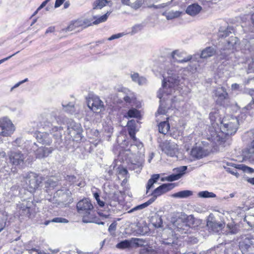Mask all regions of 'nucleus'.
Returning <instances> with one entry per match:
<instances>
[{
  "instance_id": "1",
  "label": "nucleus",
  "mask_w": 254,
  "mask_h": 254,
  "mask_svg": "<svg viewBox=\"0 0 254 254\" xmlns=\"http://www.w3.org/2000/svg\"><path fill=\"white\" fill-rule=\"evenodd\" d=\"M167 75L163 76V83L162 88H160L158 92L157 97L160 99V106L158 110V114L165 115L167 113L164 103L167 96L171 95L175 90V87L180 85L182 78L179 76L175 70H168Z\"/></svg>"
},
{
  "instance_id": "2",
  "label": "nucleus",
  "mask_w": 254,
  "mask_h": 254,
  "mask_svg": "<svg viewBox=\"0 0 254 254\" xmlns=\"http://www.w3.org/2000/svg\"><path fill=\"white\" fill-rule=\"evenodd\" d=\"M220 125L219 129H215V130L211 131V136L208 139L216 145H219L225 141L224 135H231L236 133L237 128L234 127L233 125L230 123L229 124H224L219 120Z\"/></svg>"
},
{
  "instance_id": "3",
  "label": "nucleus",
  "mask_w": 254,
  "mask_h": 254,
  "mask_svg": "<svg viewBox=\"0 0 254 254\" xmlns=\"http://www.w3.org/2000/svg\"><path fill=\"white\" fill-rule=\"evenodd\" d=\"M242 21L241 26L245 33L242 42L249 48V46L254 45V13L242 17Z\"/></svg>"
},
{
  "instance_id": "4",
  "label": "nucleus",
  "mask_w": 254,
  "mask_h": 254,
  "mask_svg": "<svg viewBox=\"0 0 254 254\" xmlns=\"http://www.w3.org/2000/svg\"><path fill=\"white\" fill-rule=\"evenodd\" d=\"M77 211L82 217L84 223H91L94 221V206L88 198H83L76 204Z\"/></svg>"
},
{
  "instance_id": "5",
  "label": "nucleus",
  "mask_w": 254,
  "mask_h": 254,
  "mask_svg": "<svg viewBox=\"0 0 254 254\" xmlns=\"http://www.w3.org/2000/svg\"><path fill=\"white\" fill-rule=\"evenodd\" d=\"M53 126V124H52ZM50 130V133L49 134L47 132H38L36 133V138L37 141L43 144L50 145L52 141V137H54L56 143L60 144L62 142V133L63 129L61 127H57L54 126Z\"/></svg>"
},
{
  "instance_id": "6",
  "label": "nucleus",
  "mask_w": 254,
  "mask_h": 254,
  "mask_svg": "<svg viewBox=\"0 0 254 254\" xmlns=\"http://www.w3.org/2000/svg\"><path fill=\"white\" fill-rule=\"evenodd\" d=\"M23 180L26 183L25 188L31 192L34 191L39 187L43 181L41 176L33 172L23 175Z\"/></svg>"
},
{
  "instance_id": "7",
  "label": "nucleus",
  "mask_w": 254,
  "mask_h": 254,
  "mask_svg": "<svg viewBox=\"0 0 254 254\" xmlns=\"http://www.w3.org/2000/svg\"><path fill=\"white\" fill-rule=\"evenodd\" d=\"M27 145H29L30 148H27L30 152H34L37 158L41 159L48 157L53 151L52 147H38L35 142L27 141L25 142Z\"/></svg>"
},
{
  "instance_id": "8",
  "label": "nucleus",
  "mask_w": 254,
  "mask_h": 254,
  "mask_svg": "<svg viewBox=\"0 0 254 254\" xmlns=\"http://www.w3.org/2000/svg\"><path fill=\"white\" fill-rule=\"evenodd\" d=\"M9 163L14 166L22 168L25 164L26 155L19 150H11L7 153Z\"/></svg>"
},
{
  "instance_id": "9",
  "label": "nucleus",
  "mask_w": 254,
  "mask_h": 254,
  "mask_svg": "<svg viewBox=\"0 0 254 254\" xmlns=\"http://www.w3.org/2000/svg\"><path fill=\"white\" fill-rule=\"evenodd\" d=\"M227 41V45L220 48V58L221 59H228V56L230 54V51L236 49L237 47V37L231 36Z\"/></svg>"
},
{
  "instance_id": "10",
  "label": "nucleus",
  "mask_w": 254,
  "mask_h": 254,
  "mask_svg": "<svg viewBox=\"0 0 254 254\" xmlns=\"http://www.w3.org/2000/svg\"><path fill=\"white\" fill-rule=\"evenodd\" d=\"M33 204L30 201H24L19 203L17 207V212L22 218H30L32 213Z\"/></svg>"
},
{
  "instance_id": "11",
  "label": "nucleus",
  "mask_w": 254,
  "mask_h": 254,
  "mask_svg": "<svg viewBox=\"0 0 254 254\" xmlns=\"http://www.w3.org/2000/svg\"><path fill=\"white\" fill-rule=\"evenodd\" d=\"M0 127L2 130L0 132V135L3 136H10L15 130L12 122L7 118H4L0 120Z\"/></svg>"
},
{
  "instance_id": "12",
  "label": "nucleus",
  "mask_w": 254,
  "mask_h": 254,
  "mask_svg": "<svg viewBox=\"0 0 254 254\" xmlns=\"http://www.w3.org/2000/svg\"><path fill=\"white\" fill-rule=\"evenodd\" d=\"M162 151L168 156L171 157L177 156L179 149L178 145L170 141H165L161 144Z\"/></svg>"
},
{
  "instance_id": "13",
  "label": "nucleus",
  "mask_w": 254,
  "mask_h": 254,
  "mask_svg": "<svg viewBox=\"0 0 254 254\" xmlns=\"http://www.w3.org/2000/svg\"><path fill=\"white\" fill-rule=\"evenodd\" d=\"M175 187V184L173 183L164 184L156 189L152 192V197L149 200L152 203L153 202L158 196L166 193V192L172 190Z\"/></svg>"
},
{
  "instance_id": "14",
  "label": "nucleus",
  "mask_w": 254,
  "mask_h": 254,
  "mask_svg": "<svg viewBox=\"0 0 254 254\" xmlns=\"http://www.w3.org/2000/svg\"><path fill=\"white\" fill-rule=\"evenodd\" d=\"M225 223L215 220L209 215L207 220L206 227L210 232L219 233L224 228Z\"/></svg>"
},
{
  "instance_id": "15",
  "label": "nucleus",
  "mask_w": 254,
  "mask_h": 254,
  "mask_svg": "<svg viewBox=\"0 0 254 254\" xmlns=\"http://www.w3.org/2000/svg\"><path fill=\"white\" fill-rule=\"evenodd\" d=\"M87 106L92 111L99 113L104 110L103 102L97 96L89 98L87 101Z\"/></svg>"
},
{
  "instance_id": "16",
  "label": "nucleus",
  "mask_w": 254,
  "mask_h": 254,
  "mask_svg": "<svg viewBox=\"0 0 254 254\" xmlns=\"http://www.w3.org/2000/svg\"><path fill=\"white\" fill-rule=\"evenodd\" d=\"M68 133L71 137L80 140L81 139V132L82 128L80 124L74 122H70L68 126Z\"/></svg>"
},
{
  "instance_id": "17",
  "label": "nucleus",
  "mask_w": 254,
  "mask_h": 254,
  "mask_svg": "<svg viewBox=\"0 0 254 254\" xmlns=\"http://www.w3.org/2000/svg\"><path fill=\"white\" fill-rule=\"evenodd\" d=\"M174 229L181 234H186L190 232V227L187 222L182 219L176 220L173 224Z\"/></svg>"
},
{
  "instance_id": "18",
  "label": "nucleus",
  "mask_w": 254,
  "mask_h": 254,
  "mask_svg": "<svg viewBox=\"0 0 254 254\" xmlns=\"http://www.w3.org/2000/svg\"><path fill=\"white\" fill-rule=\"evenodd\" d=\"M62 106L64 112L71 115L78 114L80 112L79 107L72 102L63 101Z\"/></svg>"
},
{
  "instance_id": "19",
  "label": "nucleus",
  "mask_w": 254,
  "mask_h": 254,
  "mask_svg": "<svg viewBox=\"0 0 254 254\" xmlns=\"http://www.w3.org/2000/svg\"><path fill=\"white\" fill-rule=\"evenodd\" d=\"M215 97L217 98L216 103L220 105H224L225 100L228 97V94L224 87L217 88L215 90Z\"/></svg>"
},
{
  "instance_id": "20",
  "label": "nucleus",
  "mask_w": 254,
  "mask_h": 254,
  "mask_svg": "<svg viewBox=\"0 0 254 254\" xmlns=\"http://www.w3.org/2000/svg\"><path fill=\"white\" fill-rule=\"evenodd\" d=\"M183 54L180 53L178 50L173 51L171 54V57L175 62L180 63H184L189 62L191 59H193V57L191 55H189L187 57L183 58L182 57Z\"/></svg>"
},
{
  "instance_id": "21",
  "label": "nucleus",
  "mask_w": 254,
  "mask_h": 254,
  "mask_svg": "<svg viewBox=\"0 0 254 254\" xmlns=\"http://www.w3.org/2000/svg\"><path fill=\"white\" fill-rule=\"evenodd\" d=\"M216 53L215 49L212 47H208L203 50L200 55H195L193 56V59H196V57L198 56L202 59H207L213 56Z\"/></svg>"
},
{
  "instance_id": "22",
  "label": "nucleus",
  "mask_w": 254,
  "mask_h": 254,
  "mask_svg": "<svg viewBox=\"0 0 254 254\" xmlns=\"http://www.w3.org/2000/svg\"><path fill=\"white\" fill-rule=\"evenodd\" d=\"M202 9V7L197 3H193L188 6L186 10V12L191 16H193L198 14Z\"/></svg>"
},
{
  "instance_id": "23",
  "label": "nucleus",
  "mask_w": 254,
  "mask_h": 254,
  "mask_svg": "<svg viewBox=\"0 0 254 254\" xmlns=\"http://www.w3.org/2000/svg\"><path fill=\"white\" fill-rule=\"evenodd\" d=\"M218 116V114L216 112H211L209 114V118L211 123L212 127H210L209 132L211 134V130H215V129H219V126L220 125V123L219 122V120L216 121L217 117Z\"/></svg>"
},
{
  "instance_id": "24",
  "label": "nucleus",
  "mask_w": 254,
  "mask_h": 254,
  "mask_svg": "<svg viewBox=\"0 0 254 254\" xmlns=\"http://www.w3.org/2000/svg\"><path fill=\"white\" fill-rule=\"evenodd\" d=\"M190 154L193 157L199 159L205 156L207 153L201 147L196 146L192 149Z\"/></svg>"
},
{
  "instance_id": "25",
  "label": "nucleus",
  "mask_w": 254,
  "mask_h": 254,
  "mask_svg": "<svg viewBox=\"0 0 254 254\" xmlns=\"http://www.w3.org/2000/svg\"><path fill=\"white\" fill-rule=\"evenodd\" d=\"M127 126L128 127V132L130 136L134 140L135 139V134L136 132L135 121L134 120L128 121Z\"/></svg>"
},
{
  "instance_id": "26",
  "label": "nucleus",
  "mask_w": 254,
  "mask_h": 254,
  "mask_svg": "<svg viewBox=\"0 0 254 254\" xmlns=\"http://www.w3.org/2000/svg\"><path fill=\"white\" fill-rule=\"evenodd\" d=\"M239 170H241L242 172L239 174V175H240L243 179V175H245L246 176H248L247 175V174H252L254 173V169L248 167L247 166H246L244 164H239Z\"/></svg>"
},
{
  "instance_id": "27",
  "label": "nucleus",
  "mask_w": 254,
  "mask_h": 254,
  "mask_svg": "<svg viewBox=\"0 0 254 254\" xmlns=\"http://www.w3.org/2000/svg\"><path fill=\"white\" fill-rule=\"evenodd\" d=\"M131 78L133 81L137 83L139 85L146 83V79L143 76H140L138 73L131 74Z\"/></svg>"
},
{
  "instance_id": "28",
  "label": "nucleus",
  "mask_w": 254,
  "mask_h": 254,
  "mask_svg": "<svg viewBox=\"0 0 254 254\" xmlns=\"http://www.w3.org/2000/svg\"><path fill=\"white\" fill-rule=\"evenodd\" d=\"M181 14L182 12L180 11L171 10L169 12H164L162 14L166 16L167 20H171L180 17Z\"/></svg>"
},
{
  "instance_id": "29",
  "label": "nucleus",
  "mask_w": 254,
  "mask_h": 254,
  "mask_svg": "<svg viewBox=\"0 0 254 254\" xmlns=\"http://www.w3.org/2000/svg\"><path fill=\"white\" fill-rule=\"evenodd\" d=\"M193 194V192L189 190L179 191L173 194V196L177 198H187Z\"/></svg>"
},
{
  "instance_id": "30",
  "label": "nucleus",
  "mask_w": 254,
  "mask_h": 254,
  "mask_svg": "<svg viewBox=\"0 0 254 254\" xmlns=\"http://www.w3.org/2000/svg\"><path fill=\"white\" fill-rule=\"evenodd\" d=\"M170 129V125L167 121L161 122L158 125V130L159 132L166 134Z\"/></svg>"
},
{
  "instance_id": "31",
  "label": "nucleus",
  "mask_w": 254,
  "mask_h": 254,
  "mask_svg": "<svg viewBox=\"0 0 254 254\" xmlns=\"http://www.w3.org/2000/svg\"><path fill=\"white\" fill-rule=\"evenodd\" d=\"M108 2L107 0H96L92 4V10L101 9Z\"/></svg>"
},
{
  "instance_id": "32",
  "label": "nucleus",
  "mask_w": 254,
  "mask_h": 254,
  "mask_svg": "<svg viewBox=\"0 0 254 254\" xmlns=\"http://www.w3.org/2000/svg\"><path fill=\"white\" fill-rule=\"evenodd\" d=\"M159 178V174H154L152 176L151 178L148 180L146 186L147 193L148 192V190L153 187V184L157 182Z\"/></svg>"
},
{
  "instance_id": "33",
  "label": "nucleus",
  "mask_w": 254,
  "mask_h": 254,
  "mask_svg": "<svg viewBox=\"0 0 254 254\" xmlns=\"http://www.w3.org/2000/svg\"><path fill=\"white\" fill-rule=\"evenodd\" d=\"M97 202L99 206L103 207L105 206L106 204L107 205H110L111 206L115 207L117 204V201L115 199L113 200H107L106 202H104L103 201L100 200V197L98 199H96Z\"/></svg>"
},
{
  "instance_id": "34",
  "label": "nucleus",
  "mask_w": 254,
  "mask_h": 254,
  "mask_svg": "<svg viewBox=\"0 0 254 254\" xmlns=\"http://www.w3.org/2000/svg\"><path fill=\"white\" fill-rule=\"evenodd\" d=\"M140 116V112L135 108H131L129 109L127 113L126 117L128 118H139Z\"/></svg>"
},
{
  "instance_id": "35",
  "label": "nucleus",
  "mask_w": 254,
  "mask_h": 254,
  "mask_svg": "<svg viewBox=\"0 0 254 254\" xmlns=\"http://www.w3.org/2000/svg\"><path fill=\"white\" fill-rule=\"evenodd\" d=\"M232 32H234L233 28L229 27L227 28V29L224 31L220 30L218 33V35L219 37L226 38V37L229 36L230 34H232Z\"/></svg>"
},
{
  "instance_id": "36",
  "label": "nucleus",
  "mask_w": 254,
  "mask_h": 254,
  "mask_svg": "<svg viewBox=\"0 0 254 254\" xmlns=\"http://www.w3.org/2000/svg\"><path fill=\"white\" fill-rule=\"evenodd\" d=\"M151 204V203L148 200L147 201H146L145 203H142L141 204H140V205H138L137 206H136L134 207L133 208H132V209L129 210L128 211V213H132V212H133L134 211L141 210V209L146 207L147 206H148V205H149Z\"/></svg>"
},
{
  "instance_id": "37",
  "label": "nucleus",
  "mask_w": 254,
  "mask_h": 254,
  "mask_svg": "<svg viewBox=\"0 0 254 254\" xmlns=\"http://www.w3.org/2000/svg\"><path fill=\"white\" fill-rule=\"evenodd\" d=\"M58 182L54 180L53 178H50L46 182L45 187L49 190L54 189L58 187Z\"/></svg>"
},
{
  "instance_id": "38",
  "label": "nucleus",
  "mask_w": 254,
  "mask_h": 254,
  "mask_svg": "<svg viewBox=\"0 0 254 254\" xmlns=\"http://www.w3.org/2000/svg\"><path fill=\"white\" fill-rule=\"evenodd\" d=\"M131 242L130 241L125 240L117 244L116 247L120 249H125L129 248L131 246Z\"/></svg>"
},
{
  "instance_id": "39",
  "label": "nucleus",
  "mask_w": 254,
  "mask_h": 254,
  "mask_svg": "<svg viewBox=\"0 0 254 254\" xmlns=\"http://www.w3.org/2000/svg\"><path fill=\"white\" fill-rule=\"evenodd\" d=\"M243 220L252 229L254 228V215L245 216Z\"/></svg>"
},
{
  "instance_id": "40",
  "label": "nucleus",
  "mask_w": 254,
  "mask_h": 254,
  "mask_svg": "<svg viewBox=\"0 0 254 254\" xmlns=\"http://www.w3.org/2000/svg\"><path fill=\"white\" fill-rule=\"evenodd\" d=\"M198 196L201 198H213L216 197V194L208 191H200L198 193Z\"/></svg>"
},
{
  "instance_id": "41",
  "label": "nucleus",
  "mask_w": 254,
  "mask_h": 254,
  "mask_svg": "<svg viewBox=\"0 0 254 254\" xmlns=\"http://www.w3.org/2000/svg\"><path fill=\"white\" fill-rule=\"evenodd\" d=\"M142 167V163L141 162H137V163H131L129 168L131 170L135 171L136 172H140Z\"/></svg>"
},
{
  "instance_id": "42",
  "label": "nucleus",
  "mask_w": 254,
  "mask_h": 254,
  "mask_svg": "<svg viewBox=\"0 0 254 254\" xmlns=\"http://www.w3.org/2000/svg\"><path fill=\"white\" fill-rule=\"evenodd\" d=\"M152 221V224L155 228H160L162 226V220L160 216H155L153 218Z\"/></svg>"
},
{
  "instance_id": "43",
  "label": "nucleus",
  "mask_w": 254,
  "mask_h": 254,
  "mask_svg": "<svg viewBox=\"0 0 254 254\" xmlns=\"http://www.w3.org/2000/svg\"><path fill=\"white\" fill-rule=\"evenodd\" d=\"M187 170V166H183L174 169L173 171L177 175H180V178L185 174L186 171Z\"/></svg>"
},
{
  "instance_id": "44",
  "label": "nucleus",
  "mask_w": 254,
  "mask_h": 254,
  "mask_svg": "<svg viewBox=\"0 0 254 254\" xmlns=\"http://www.w3.org/2000/svg\"><path fill=\"white\" fill-rule=\"evenodd\" d=\"M110 12H107L105 14L100 16V17L97 18L93 22L94 24H98L99 23L105 22L107 20L108 16L110 14Z\"/></svg>"
},
{
  "instance_id": "45",
  "label": "nucleus",
  "mask_w": 254,
  "mask_h": 254,
  "mask_svg": "<svg viewBox=\"0 0 254 254\" xmlns=\"http://www.w3.org/2000/svg\"><path fill=\"white\" fill-rule=\"evenodd\" d=\"M143 1V0H136L130 4V6L134 9H137L141 6Z\"/></svg>"
},
{
  "instance_id": "46",
  "label": "nucleus",
  "mask_w": 254,
  "mask_h": 254,
  "mask_svg": "<svg viewBox=\"0 0 254 254\" xmlns=\"http://www.w3.org/2000/svg\"><path fill=\"white\" fill-rule=\"evenodd\" d=\"M6 220V218L3 214H0V232H1L5 227Z\"/></svg>"
},
{
  "instance_id": "47",
  "label": "nucleus",
  "mask_w": 254,
  "mask_h": 254,
  "mask_svg": "<svg viewBox=\"0 0 254 254\" xmlns=\"http://www.w3.org/2000/svg\"><path fill=\"white\" fill-rule=\"evenodd\" d=\"M180 175H177L176 174H173L168 176L167 177V180L168 181L172 182L174 181L178 180L180 179Z\"/></svg>"
},
{
  "instance_id": "48",
  "label": "nucleus",
  "mask_w": 254,
  "mask_h": 254,
  "mask_svg": "<svg viewBox=\"0 0 254 254\" xmlns=\"http://www.w3.org/2000/svg\"><path fill=\"white\" fill-rule=\"evenodd\" d=\"M52 222H55V223H67L68 220L65 218H62V217H56L53 218L52 220H51Z\"/></svg>"
},
{
  "instance_id": "49",
  "label": "nucleus",
  "mask_w": 254,
  "mask_h": 254,
  "mask_svg": "<svg viewBox=\"0 0 254 254\" xmlns=\"http://www.w3.org/2000/svg\"><path fill=\"white\" fill-rule=\"evenodd\" d=\"M65 180L68 182L69 185H71L76 182V178L73 175L67 176Z\"/></svg>"
},
{
  "instance_id": "50",
  "label": "nucleus",
  "mask_w": 254,
  "mask_h": 254,
  "mask_svg": "<svg viewBox=\"0 0 254 254\" xmlns=\"http://www.w3.org/2000/svg\"><path fill=\"white\" fill-rule=\"evenodd\" d=\"M246 83L251 87L249 91L254 90V77L248 79Z\"/></svg>"
},
{
  "instance_id": "51",
  "label": "nucleus",
  "mask_w": 254,
  "mask_h": 254,
  "mask_svg": "<svg viewBox=\"0 0 254 254\" xmlns=\"http://www.w3.org/2000/svg\"><path fill=\"white\" fill-rule=\"evenodd\" d=\"M238 167L236 166L234 168H231L229 167H225L226 171L232 174L237 175Z\"/></svg>"
},
{
  "instance_id": "52",
  "label": "nucleus",
  "mask_w": 254,
  "mask_h": 254,
  "mask_svg": "<svg viewBox=\"0 0 254 254\" xmlns=\"http://www.w3.org/2000/svg\"><path fill=\"white\" fill-rule=\"evenodd\" d=\"M123 35H124V33H120L117 34H114L109 37L108 40L109 41H111L116 39H118L122 37Z\"/></svg>"
},
{
  "instance_id": "53",
  "label": "nucleus",
  "mask_w": 254,
  "mask_h": 254,
  "mask_svg": "<svg viewBox=\"0 0 254 254\" xmlns=\"http://www.w3.org/2000/svg\"><path fill=\"white\" fill-rule=\"evenodd\" d=\"M244 180L245 181H247L250 184L254 185V178H250L248 176H246L245 175H243Z\"/></svg>"
},
{
  "instance_id": "54",
  "label": "nucleus",
  "mask_w": 254,
  "mask_h": 254,
  "mask_svg": "<svg viewBox=\"0 0 254 254\" xmlns=\"http://www.w3.org/2000/svg\"><path fill=\"white\" fill-rule=\"evenodd\" d=\"M117 223L114 222L112 223L108 228V231L109 232L111 233L112 232H114L116 230L117 227Z\"/></svg>"
},
{
  "instance_id": "55",
  "label": "nucleus",
  "mask_w": 254,
  "mask_h": 254,
  "mask_svg": "<svg viewBox=\"0 0 254 254\" xmlns=\"http://www.w3.org/2000/svg\"><path fill=\"white\" fill-rule=\"evenodd\" d=\"M119 173L120 174L125 176L127 173V169L123 167H119Z\"/></svg>"
},
{
  "instance_id": "56",
  "label": "nucleus",
  "mask_w": 254,
  "mask_h": 254,
  "mask_svg": "<svg viewBox=\"0 0 254 254\" xmlns=\"http://www.w3.org/2000/svg\"><path fill=\"white\" fill-rule=\"evenodd\" d=\"M56 189L57 190L56 195H60L61 192L63 193H64L67 190V187H63L61 190L59 189V188H56Z\"/></svg>"
},
{
  "instance_id": "57",
  "label": "nucleus",
  "mask_w": 254,
  "mask_h": 254,
  "mask_svg": "<svg viewBox=\"0 0 254 254\" xmlns=\"http://www.w3.org/2000/svg\"><path fill=\"white\" fill-rule=\"evenodd\" d=\"M249 153L250 154H254V140L251 142L250 148L249 149Z\"/></svg>"
},
{
  "instance_id": "58",
  "label": "nucleus",
  "mask_w": 254,
  "mask_h": 254,
  "mask_svg": "<svg viewBox=\"0 0 254 254\" xmlns=\"http://www.w3.org/2000/svg\"><path fill=\"white\" fill-rule=\"evenodd\" d=\"M21 142V138H17L15 141L12 142V145L14 146L17 147V146H20V144Z\"/></svg>"
},
{
  "instance_id": "59",
  "label": "nucleus",
  "mask_w": 254,
  "mask_h": 254,
  "mask_svg": "<svg viewBox=\"0 0 254 254\" xmlns=\"http://www.w3.org/2000/svg\"><path fill=\"white\" fill-rule=\"evenodd\" d=\"M52 115H53L54 116L55 120L57 122V123L58 125H61L62 124V123L63 122L62 120H61L59 117H56L55 116V113L54 112H53L52 113Z\"/></svg>"
},
{
  "instance_id": "60",
  "label": "nucleus",
  "mask_w": 254,
  "mask_h": 254,
  "mask_svg": "<svg viewBox=\"0 0 254 254\" xmlns=\"http://www.w3.org/2000/svg\"><path fill=\"white\" fill-rule=\"evenodd\" d=\"M65 0H56L55 4V7L56 8L60 6Z\"/></svg>"
},
{
  "instance_id": "61",
  "label": "nucleus",
  "mask_w": 254,
  "mask_h": 254,
  "mask_svg": "<svg viewBox=\"0 0 254 254\" xmlns=\"http://www.w3.org/2000/svg\"><path fill=\"white\" fill-rule=\"evenodd\" d=\"M28 79L27 78H26L24 80H22V81H21L19 82H18L17 83H16V84H15V85L14 86H13L11 88V91H12L14 88H16V87H18L20 85H21V84L23 83L24 82H26V81H27Z\"/></svg>"
},
{
  "instance_id": "62",
  "label": "nucleus",
  "mask_w": 254,
  "mask_h": 254,
  "mask_svg": "<svg viewBox=\"0 0 254 254\" xmlns=\"http://www.w3.org/2000/svg\"><path fill=\"white\" fill-rule=\"evenodd\" d=\"M125 101L128 104H131L133 101V99L128 96H126L124 98Z\"/></svg>"
},
{
  "instance_id": "63",
  "label": "nucleus",
  "mask_w": 254,
  "mask_h": 254,
  "mask_svg": "<svg viewBox=\"0 0 254 254\" xmlns=\"http://www.w3.org/2000/svg\"><path fill=\"white\" fill-rule=\"evenodd\" d=\"M19 53V51H18V52H16V53H14V54H13V55H11V56H9V57H6V58H4V59H2V60H0V64H1L3 63L4 62H5V61H7V60H9V59L10 58H11L12 57H13V56L15 55L16 54H17V53Z\"/></svg>"
},
{
  "instance_id": "64",
  "label": "nucleus",
  "mask_w": 254,
  "mask_h": 254,
  "mask_svg": "<svg viewBox=\"0 0 254 254\" xmlns=\"http://www.w3.org/2000/svg\"><path fill=\"white\" fill-rule=\"evenodd\" d=\"M50 0H46L44 1L39 6V7L37 8V10H40L42 8H43L45 5L47 4V3L50 1Z\"/></svg>"
}]
</instances>
